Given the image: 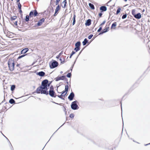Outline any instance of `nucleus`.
<instances>
[{
	"label": "nucleus",
	"instance_id": "nucleus-1",
	"mask_svg": "<svg viewBox=\"0 0 150 150\" xmlns=\"http://www.w3.org/2000/svg\"><path fill=\"white\" fill-rule=\"evenodd\" d=\"M50 83H48V81L45 79L42 81L41 86L38 88L36 90L38 93L44 94L46 95L48 94V91H47L50 86Z\"/></svg>",
	"mask_w": 150,
	"mask_h": 150
},
{
	"label": "nucleus",
	"instance_id": "nucleus-2",
	"mask_svg": "<svg viewBox=\"0 0 150 150\" xmlns=\"http://www.w3.org/2000/svg\"><path fill=\"white\" fill-rule=\"evenodd\" d=\"M8 65L9 70L11 71H12L14 69V63L13 60H10L8 62Z\"/></svg>",
	"mask_w": 150,
	"mask_h": 150
},
{
	"label": "nucleus",
	"instance_id": "nucleus-3",
	"mask_svg": "<svg viewBox=\"0 0 150 150\" xmlns=\"http://www.w3.org/2000/svg\"><path fill=\"white\" fill-rule=\"evenodd\" d=\"M77 101L76 100L71 103V106L72 109L73 110H76L79 109V107L77 104Z\"/></svg>",
	"mask_w": 150,
	"mask_h": 150
},
{
	"label": "nucleus",
	"instance_id": "nucleus-4",
	"mask_svg": "<svg viewBox=\"0 0 150 150\" xmlns=\"http://www.w3.org/2000/svg\"><path fill=\"white\" fill-rule=\"evenodd\" d=\"M48 93L52 97H56V96H54L55 92L54 91V88L52 86H51L50 87V90L49 91V93Z\"/></svg>",
	"mask_w": 150,
	"mask_h": 150
},
{
	"label": "nucleus",
	"instance_id": "nucleus-5",
	"mask_svg": "<svg viewBox=\"0 0 150 150\" xmlns=\"http://www.w3.org/2000/svg\"><path fill=\"white\" fill-rule=\"evenodd\" d=\"M58 65V63L56 61H53L51 64H50V66L51 69H53L57 67Z\"/></svg>",
	"mask_w": 150,
	"mask_h": 150
},
{
	"label": "nucleus",
	"instance_id": "nucleus-6",
	"mask_svg": "<svg viewBox=\"0 0 150 150\" xmlns=\"http://www.w3.org/2000/svg\"><path fill=\"white\" fill-rule=\"evenodd\" d=\"M65 78V76H58L55 78V81H58L60 80H64Z\"/></svg>",
	"mask_w": 150,
	"mask_h": 150
},
{
	"label": "nucleus",
	"instance_id": "nucleus-7",
	"mask_svg": "<svg viewBox=\"0 0 150 150\" xmlns=\"http://www.w3.org/2000/svg\"><path fill=\"white\" fill-rule=\"evenodd\" d=\"M74 96V94L73 92H72L70 93V94L68 97V98L69 100H72L73 99Z\"/></svg>",
	"mask_w": 150,
	"mask_h": 150
},
{
	"label": "nucleus",
	"instance_id": "nucleus-8",
	"mask_svg": "<svg viewBox=\"0 0 150 150\" xmlns=\"http://www.w3.org/2000/svg\"><path fill=\"white\" fill-rule=\"evenodd\" d=\"M44 21L45 19L44 18H42V19L40 20L37 23V26H40L41 25Z\"/></svg>",
	"mask_w": 150,
	"mask_h": 150
},
{
	"label": "nucleus",
	"instance_id": "nucleus-9",
	"mask_svg": "<svg viewBox=\"0 0 150 150\" xmlns=\"http://www.w3.org/2000/svg\"><path fill=\"white\" fill-rule=\"evenodd\" d=\"M134 17L137 19H139L141 17V15L140 13H138L137 14L134 15Z\"/></svg>",
	"mask_w": 150,
	"mask_h": 150
},
{
	"label": "nucleus",
	"instance_id": "nucleus-10",
	"mask_svg": "<svg viewBox=\"0 0 150 150\" xmlns=\"http://www.w3.org/2000/svg\"><path fill=\"white\" fill-rule=\"evenodd\" d=\"M45 73L43 71H40L37 74L40 76H43L45 75Z\"/></svg>",
	"mask_w": 150,
	"mask_h": 150
},
{
	"label": "nucleus",
	"instance_id": "nucleus-11",
	"mask_svg": "<svg viewBox=\"0 0 150 150\" xmlns=\"http://www.w3.org/2000/svg\"><path fill=\"white\" fill-rule=\"evenodd\" d=\"M28 50V48H25L21 52V54H25L27 52Z\"/></svg>",
	"mask_w": 150,
	"mask_h": 150
},
{
	"label": "nucleus",
	"instance_id": "nucleus-12",
	"mask_svg": "<svg viewBox=\"0 0 150 150\" xmlns=\"http://www.w3.org/2000/svg\"><path fill=\"white\" fill-rule=\"evenodd\" d=\"M100 9L103 11H105L107 10V8L106 6H102L100 7Z\"/></svg>",
	"mask_w": 150,
	"mask_h": 150
},
{
	"label": "nucleus",
	"instance_id": "nucleus-13",
	"mask_svg": "<svg viewBox=\"0 0 150 150\" xmlns=\"http://www.w3.org/2000/svg\"><path fill=\"white\" fill-rule=\"evenodd\" d=\"M91 24V20L90 19L88 20L85 23V25L86 26H89Z\"/></svg>",
	"mask_w": 150,
	"mask_h": 150
},
{
	"label": "nucleus",
	"instance_id": "nucleus-14",
	"mask_svg": "<svg viewBox=\"0 0 150 150\" xmlns=\"http://www.w3.org/2000/svg\"><path fill=\"white\" fill-rule=\"evenodd\" d=\"M88 40L86 38H85L84 41L82 43L83 45H85L88 42Z\"/></svg>",
	"mask_w": 150,
	"mask_h": 150
},
{
	"label": "nucleus",
	"instance_id": "nucleus-15",
	"mask_svg": "<svg viewBox=\"0 0 150 150\" xmlns=\"http://www.w3.org/2000/svg\"><path fill=\"white\" fill-rule=\"evenodd\" d=\"M62 3L64 4V5L63 6H62V7L64 8L66 6V4H67V2L66 0H64V1H63Z\"/></svg>",
	"mask_w": 150,
	"mask_h": 150
},
{
	"label": "nucleus",
	"instance_id": "nucleus-16",
	"mask_svg": "<svg viewBox=\"0 0 150 150\" xmlns=\"http://www.w3.org/2000/svg\"><path fill=\"white\" fill-rule=\"evenodd\" d=\"M81 45V43L80 42L78 41L75 44V46L76 47H79Z\"/></svg>",
	"mask_w": 150,
	"mask_h": 150
},
{
	"label": "nucleus",
	"instance_id": "nucleus-17",
	"mask_svg": "<svg viewBox=\"0 0 150 150\" xmlns=\"http://www.w3.org/2000/svg\"><path fill=\"white\" fill-rule=\"evenodd\" d=\"M60 9V7L59 5H58L56 7L55 12L56 13H57L58 11Z\"/></svg>",
	"mask_w": 150,
	"mask_h": 150
},
{
	"label": "nucleus",
	"instance_id": "nucleus-18",
	"mask_svg": "<svg viewBox=\"0 0 150 150\" xmlns=\"http://www.w3.org/2000/svg\"><path fill=\"white\" fill-rule=\"evenodd\" d=\"M89 7L92 9H94V5L91 3H89Z\"/></svg>",
	"mask_w": 150,
	"mask_h": 150
},
{
	"label": "nucleus",
	"instance_id": "nucleus-19",
	"mask_svg": "<svg viewBox=\"0 0 150 150\" xmlns=\"http://www.w3.org/2000/svg\"><path fill=\"white\" fill-rule=\"evenodd\" d=\"M9 103L11 104H13L15 103V101L13 99H11L9 100Z\"/></svg>",
	"mask_w": 150,
	"mask_h": 150
},
{
	"label": "nucleus",
	"instance_id": "nucleus-20",
	"mask_svg": "<svg viewBox=\"0 0 150 150\" xmlns=\"http://www.w3.org/2000/svg\"><path fill=\"white\" fill-rule=\"evenodd\" d=\"M17 18V16H11V21H13L14 20H16Z\"/></svg>",
	"mask_w": 150,
	"mask_h": 150
},
{
	"label": "nucleus",
	"instance_id": "nucleus-21",
	"mask_svg": "<svg viewBox=\"0 0 150 150\" xmlns=\"http://www.w3.org/2000/svg\"><path fill=\"white\" fill-rule=\"evenodd\" d=\"M75 18H76V16L75 14L74 15L73 18V22L72 23V25H74L75 22H76V20H75Z\"/></svg>",
	"mask_w": 150,
	"mask_h": 150
},
{
	"label": "nucleus",
	"instance_id": "nucleus-22",
	"mask_svg": "<svg viewBox=\"0 0 150 150\" xmlns=\"http://www.w3.org/2000/svg\"><path fill=\"white\" fill-rule=\"evenodd\" d=\"M69 87L68 85H66L65 86V91H66L65 94H67L68 89Z\"/></svg>",
	"mask_w": 150,
	"mask_h": 150
},
{
	"label": "nucleus",
	"instance_id": "nucleus-23",
	"mask_svg": "<svg viewBox=\"0 0 150 150\" xmlns=\"http://www.w3.org/2000/svg\"><path fill=\"white\" fill-rule=\"evenodd\" d=\"M34 16L33 11H31L29 14V16L30 18Z\"/></svg>",
	"mask_w": 150,
	"mask_h": 150
},
{
	"label": "nucleus",
	"instance_id": "nucleus-24",
	"mask_svg": "<svg viewBox=\"0 0 150 150\" xmlns=\"http://www.w3.org/2000/svg\"><path fill=\"white\" fill-rule=\"evenodd\" d=\"M116 22H115L113 23L112 25L111 28H113V27H115L116 25Z\"/></svg>",
	"mask_w": 150,
	"mask_h": 150
},
{
	"label": "nucleus",
	"instance_id": "nucleus-25",
	"mask_svg": "<svg viewBox=\"0 0 150 150\" xmlns=\"http://www.w3.org/2000/svg\"><path fill=\"white\" fill-rule=\"evenodd\" d=\"M33 11L34 13V16H36L37 14H38V12L36 10H34Z\"/></svg>",
	"mask_w": 150,
	"mask_h": 150
},
{
	"label": "nucleus",
	"instance_id": "nucleus-26",
	"mask_svg": "<svg viewBox=\"0 0 150 150\" xmlns=\"http://www.w3.org/2000/svg\"><path fill=\"white\" fill-rule=\"evenodd\" d=\"M29 16L27 15L25 16V21H28L29 20Z\"/></svg>",
	"mask_w": 150,
	"mask_h": 150
},
{
	"label": "nucleus",
	"instance_id": "nucleus-27",
	"mask_svg": "<svg viewBox=\"0 0 150 150\" xmlns=\"http://www.w3.org/2000/svg\"><path fill=\"white\" fill-rule=\"evenodd\" d=\"M108 28L109 27H107L105 29H104L102 31H103V32L105 33L108 31Z\"/></svg>",
	"mask_w": 150,
	"mask_h": 150
},
{
	"label": "nucleus",
	"instance_id": "nucleus-28",
	"mask_svg": "<svg viewBox=\"0 0 150 150\" xmlns=\"http://www.w3.org/2000/svg\"><path fill=\"white\" fill-rule=\"evenodd\" d=\"M80 47H76L74 48V50L76 51L77 52L78 51L80 50Z\"/></svg>",
	"mask_w": 150,
	"mask_h": 150
},
{
	"label": "nucleus",
	"instance_id": "nucleus-29",
	"mask_svg": "<svg viewBox=\"0 0 150 150\" xmlns=\"http://www.w3.org/2000/svg\"><path fill=\"white\" fill-rule=\"evenodd\" d=\"M132 13L133 16H134V15H135V9H133L132 10Z\"/></svg>",
	"mask_w": 150,
	"mask_h": 150
},
{
	"label": "nucleus",
	"instance_id": "nucleus-30",
	"mask_svg": "<svg viewBox=\"0 0 150 150\" xmlns=\"http://www.w3.org/2000/svg\"><path fill=\"white\" fill-rule=\"evenodd\" d=\"M121 10V9L120 8H119L117 11L116 14H118L120 12Z\"/></svg>",
	"mask_w": 150,
	"mask_h": 150
},
{
	"label": "nucleus",
	"instance_id": "nucleus-31",
	"mask_svg": "<svg viewBox=\"0 0 150 150\" xmlns=\"http://www.w3.org/2000/svg\"><path fill=\"white\" fill-rule=\"evenodd\" d=\"M15 87V85H13L11 87V90L12 91H13Z\"/></svg>",
	"mask_w": 150,
	"mask_h": 150
},
{
	"label": "nucleus",
	"instance_id": "nucleus-32",
	"mask_svg": "<svg viewBox=\"0 0 150 150\" xmlns=\"http://www.w3.org/2000/svg\"><path fill=\"white\" fill-rule=\"evenodd\" d=\"M66 91H63L61 94V96H65L66 94H65Z\"/></svg>",
	"mask_w": 150,
	"mask_h": 150
},
{
	"label": "nucleus",
	"instance_id": "nucleus-33",
	"mask_svg": "<svg viewBox=\"0 0 150 150\" xmlns=\"http://www.w3.org/2000/svg\"><path fill=\"white\" fill-rule=\"evenodd\" d=\"M66 91H63L61 94V96H65L66 94H65Z\"/></svg>",
	"mask_w": 150,
	"mask_h": 150
},
{
	"label": "nucleus",
	"instance_id": "nucleus-34",
	"mask_svg": "<svg viewBox=\"0 0 150 150\" xmlns=\"http://www.w3.org/2000/svg\"><path fill=\"white\" fill-rule=\"evenodd\" d=\"M127 15L126 14H124L122 16V18L123 19H124L126 18L127 17Z\"/></svg>",
	"mask_w": 150,
	"mask_h": 150
},
{
	"label": "nucleus",
	"instance_id": "nucleus-35",
	"mask_svg": "<svg viewBox=\"0 0 150 150\" xmlns=\"http://www.w3.org/2000/svg\"><path fill=\"white\" fill-rule=\"evenodd\" d=\"M71 73H69L67 74V77L70 78L71 77Z\"/></svg>",
	"mask_w": 150,
	"mask_h": 150
},
{
	"label": "nucleus",
	"instance_id": "nucleus-36",
	"mask_svg": "<svg viewBox=\"0 0 150 150\" xmlns=\"http://www.w3.org/2000/svg\"><path fill=\"white\" fill-rule=\"evenodd\" d=\"M18 8L19 9H21V4L20 3H19L18 4Z\"/></svg>",
	"mask_w": 150,
	"mask_h": 150
},
{
	"label": "nucleus",
	"instance_id": "nucleus-37",
	"mask_svg": "<svg viewBox=\"0 0 150 150\" xmlns=\"http://www.w3.org/2000/svg\"><path fill=\"white\" fill-rule=\"evenodd\" d=\"M26 54H23L22 55H21V56H19L18 58V59H20L21 58L24 57L25 56Z\"/></svg>",
	"mask_w": 150,
	"mask_h": 150
},
{
	"label": "nucleus",
	"instance_id": "nucleus-38",
	"mask_svg": "<svg viewBox=\"0 0 150 150\" xmlns=\"http://www.w3.org/2000/svg\"><path fill=\"white\" fill-rule=\"evenodd\" d=\"M60 0H56L55 4L56 5H57L58 4Z\"/></svg>",
	"mask_w": 150,
	"mask_h": 150
},
{
	"label": "nucleus",
	"instance_id": "nucleus-39",
	"mask_svg": "<svg viewBox=\"0 0 150 150\" xmlns=\"http://www.w3.org/2000/svg\"><path fill=\"white\" fill-rule=\"evenodd\" d=\"M102 29V27H100L98 29V31H97L98 32H100V31H101V30Z\"/></svg>",
	"mask_w": 150,
	"mask_h": 150
},
{
	"label": "nucleus",
	"instance_id": "nucleus-40",
	"mask_svg": "<svg viewBox=\"0 0 150 150\" xmlns=\"http://www.w3.org/2000/svg\"><path fill=\"white\" fill-rule=\"evenodd\" d=\"M93 36V35H89L88 37V38L89 39H91V38H92V37Z\"/></svg>",
	"mask_w": 150,
	"mask_h": 150
},
{
	"label": "nucleus",
	"instance_id": "nucleus-41",
	"mask_svg": "<svg viewBox=\"0 0 150 150\" xmlns=\"http://www.w3.org/2000/svg\"><path fill=\"white\" fill-rule=\"evenodd\" d=\"M71 118H73L74 117V115L73 114H71L69 116Z\"/></svg>",
	"mask_w": 150,
	"mask_h": 150
},
{
	"label": "nucleus",
	"instance_id": "nucleus-42",
	"mask_svg": "<svg viewBox=\"0 0 150 150\" xmlns=\"http://www.w3.org/2000/svg\"><path fill=\"white\" fill-rule=\"evenodd\" d=\"M105 22H106L105 21H104L103 22L100 24V26H101V25H103V24H104L105 23Z\"/></svg>",
	"mask_w": 150,
	"mask_h": 150
},
{
	"label": "nucleus",
	"instance_id": "nucleus-43",
	"mask_svg": "<svg viewBox=\"0 0 150 150\" xmlns=\"http://www.w3.org/2000/svg\"><path fill=\"white\" fill-rule=\"evenodd\" d=\"M14 24L16 25L17 26V21H15L14 22H13Z\"/></svg>",
	"mask_w": 150,
	"mask_h": 150
},
{
	"label": "nucleus",
	"instance_id": "nucleus-44",
	"mask_svg": "<svg viewBox=\"0 0 150 150\" xmlns=\"http://www.w3.org/2000/svg\"><path fill=\"white\" fill-rule=\"evenodd\" d=\"M75 53V52H74V51H73L71 54V55H73Z\"/></svg>",
	"mask_w": 150,
	"mask_h": 150
},
{
	"label": "nucleus",
	"instance_id": "nucleus-45",
	"mask_svg": "<svg viewBox=\"0 0 150 150\" xmlns=\"http://www.w3.org/2000/svg\"><path fill=\"white\" fill-rule=\"evenodd\" d=\"M104 32H103V31H102L99 34V35H101L104 33Z\"/></svg>",
	"mask_w": 150,
	"mask_h": 150
},
{
	"label": "nucleus",
	"instance_id": "nucleus-46",
	"mask_svg": "<svg viewBox=\"0 0 150 150\" xmlns=\"http://www.w3.org/2000/svg\"><path fill=\"white\" fill-rule=\"evenodd\" d=\"M58 96V97L59 98H62V97H61V96H61V95H60V96L58 95V96Z\"/></svg>",
	"mask_w": 150,
	"mask_h": 150
},
{
	"label": "nucleus",
	"instance_id": "nucleus-47",
	"mask_svg": "<svg viewBox=\"0 0 150 150\" xmlns=\"http://www.w3.org/2000/svg\"><path fill=\"white\" fill-rule=\"evenodd\" d=\"M102 15V13H100L99 14V16H100V17H101Z\"/></svg>",
	"mask_w": 150,
	"mask_h": 150
},
{
	"label": "nucleus",
	"instance_id": "nucleus-48",
	"mask_svg": "<svg viewBox=\"0 0 150 150\" xmlns=\"http://www.w3.org/2000/svg\"><path fill=\"white\" fill-rule=\"evenodd\" d=\"M59 55H58L56 57V58H59Z\"/></svg>",
	"mask_w": 150,
	"mask_h": 150
},
{
	"label": "nucleus",
	"instance_id": "nucleus-49",
	"mask_svg": "<svg viewBox=\"0 0 150 150\" xmlns=\"http://www.w3.org/2000/svg\"><path fill=\"white\" fill-rule=\"evenodd\" d=\"M19 12L20 13H22V11L21 10V9H19Z\"/></svg>",
	"mask_w": 150,
	"mask_h": 150
},
{
	"label": "nucleus",
	"instance_id": "nucleus-50",
	"mask_svg": "<svg viewBox=\"0 0 150 150\" xmlns=\"http://www.w3.org/2000/svg\"><path fill=\"white\" fill-rule=\"evenodd\" d=\"M57 13H56V12H55V13L54 15V16H56V15H57Z\"/></svg>",
	"mask_w": 150,
	"mask_h": 150
},
{
	"label": "nucleus",
	"instance_id": "nucleus-51",
	"mask_svg": "<svg viewBox=\"0 0 150 150\" xmlns=\"http://www.w3.org/2000/svg\"><path fill=\"white\" fill-rule=\"evenodd\" d=\"M60 60L61 61V62H62V59H61V58L60 59Z\"/></svg>",
	"mask_w": 150,
	"mask_h": 150
},
{
	"label": "nucleus",
	"instance_id": "nucleus-52",
	"mask_svg": "<svg viewBox=\"0 0 150 150\" xmlns=\"http://www.w3.org/2000/svg\"><path fill=\"white\" fill-rule=\"evenodd\" d=\"M72 56V55H71V54L69 58H71Z\"/></svg>",
	"mask_w": 150,
	"mask_h": 150
},
{
	"label": "nucleus",
	"instance_id": "nucleus-53",
	"mask_svg": "<svg viewBox=\"0 0 150 150\" xmlns=\"http://www.w3.org/2000/svg\"><path fill=\"white\" fill-rule=\"evenodd\" d=\"M149 144H150V143H149V144H146L145 145V146H147V145H148Z\"/></svg>",
	"mask_w": 150,
	"mask_h": 150
},
{
	"label": "nucleus",
	"instance_id": "nucleus-54",
	"mask_svg": "<svg viewBox=\"0 0 150 150\" xmlns=\"http://www.w3.org/2000/svg\"><path fill=\"white\" fill-rule=\"evenodd\" d=\"M19 64H18L17 65H16V66H19Z\"/></svg>",
	"mask_w": 150,
	"mask_h": 150
},
{
	"label": "nucleus",
	"instance_id": "nucleus-55",
	"mask_svg": "<svg viewBox=\"0 0 150 150\" xmlns=\"http://www.w3.org/2000/svg\"><path fill=\"white\" fill-rule=\"evenodd\" d=\"M62 73H63V72L62 71H61L60 72V74H62Z\"/></svg>",
	"mask_w": 150,
	"mask_h": 150
},
{
	"label": "nucleus",
	"instance_id": "nucleus-56",
	"mask_svg": "<svg viewBox=\"0 0 150 150\" xmlns=\"http://www.w3.org/2000/svg\"><path fill=\"white\" fill-rule=\"evenodd\" d=\"M121 109H122V104H121Z\"/></svg>",
	"mask_w": 150,
	"mask_h": 150
},
{
	"label": "nucleus",
	"instance_id": "nucleus-57",
	"mask_svg": "<svg viewBox=\"0 0 150 150\" xmlns=\"http://www.w3.org/2000/svg\"><path fill=\"white\" fill-rule=\"evenodd\" d=\"M61 53H60L59 55V56H60V55H61Z\"/></svg>",
	"mask_w": 150,
	"mask_h": 150
},
{
	"label": "nucleus",
	"instance_id": "nucleus-58",
	"mask_svg": "<svg viewBox=\"0 0 150 150\" xmlns=\"http://www.w3.org/2000/svg\"><path fill=\"white\" fill-rule=\"evenodd\" d=\"M6 137V139H7L9 141V140H8V139H7V138Z\"/></svg>",
	"mask_w": 150,
	"mask_h": 150
},
{
	"label": "nucleus",
	"instance_id": "nucleus-59",
	"mask_svg": "<svg viewBox=\"0 0 150 150\" xmlns=\"http://www.w3.org/2000/svg\"><path fill=\"white\" fill-rule=\"evenodd\" d=\"M20 0H18L17 1H19Z\"/></svg>",
	"mask_w": 150,
	"mask_h": 150
},
{
	"label": "nucleus",
	"instance_id": "nucleus-60",
	"mask_svg": "<svg viewBox=\"0 0 150 150\" xmlns=\"http://www.w3.org/2000/svg\"><path fill=\"white\" fill-rule=\"evenodd\" d=\"M52 1V0H51V1Z\"/></svg>",
	"mask_w": 150,
	"mask_h": 150
},
{
	"label": "nucleus",
	"instance_id": "nucleus-61",
	"mask_svg": "<svg viewBox=\"0 0 150 150\" xmlns=\"http://www.w3.org/2000/svg\"><path fill=\"white\" fill-rule=\"evenodd\" d=\"M67 83L68 85V82H67Z\"/></svg>",
	"mask_w": 150,
	"mask_h": 150
},
{
	"label": "nucleus",
	"instance_id": "nucleus-62",
	"mask_svg": "<svg viewBox=\"0 0 150 150\" xmlns=\"http://www.w3.org/2000/svg\"><path fill=\"white\" fill-rule=\"evenodd\" d=\"M54 103H55V102H54ZM56 103V104H58V103Z\"/></svg>",
	"mask_w": 150,
	"mask_h": 150
},
{
	"label": "nucleus",
	"instance_id": "nucleus-63",
	"mask_svg": "<svg viewBox=\"0 0 150 150\" xmlns=\"http://www.w3.org/2000/svg\"><path fill=\"white\" fill-rule=\"evenodd\" d=\"M123 124H124V123H123Z\"/></svg>",
	"mask_w": 150,
	"mask_h": 150
},
{
	"label": "nucleus",
	"instance_id": "nucleus-64",
	"mask_svg": "<svg viewBox=\"0 0 150 150\" xmlns=\"http://www.w3.org/2000/svg\"><path fill=\"white\" fill-rule=\"evenodd\" d=\"M11 0L12 1H13V0Z\"/></svg>",
	"mask_w": 150,
	"mask_h": 150
}]
</instances>
